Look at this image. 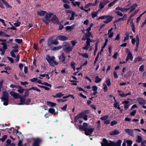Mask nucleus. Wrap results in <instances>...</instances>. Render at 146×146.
I'll return each instance as SVG.
<instances>
[{
  "label": "nucleus",
  "mask_w": 146,
  "mask_h": 146,
  "mask_svg": "<svg viewBox=\"0 0 146 146\" xmlns=\"http://www.w3.org/2000/svg\"><path fill=\"white\" fill-rule=\"evenodd\" d=\"M36 90L38 92H40V90L36 87H32L29 89V90Z\"/></svg>",
  "instance_id": "ea45409f"
},
{
  "label": "nucleus",
  "mask_w": 146,
  "mask_h": 146,
  "mask_svg": "<svg viewBox=\"0 0 146 146\" xmlns=\"http://www.w3.org/2000/svg\"><path fill=\"white\" fill-rule=\"evenodd\" d=\"M125 131L129 135L133 136V131L132 129H125Z\"/></svg>",
  "instance_id": "4468645a"
},
{
  "label": "nucleus",
  "mask_w": 146,
  "mask_h": 146,
  "mask_svg": "<svg viewBox=\"0 0 146 146\" xmlns=\"http://www.w3.org/2000/svg\"><path fill=\"white\" fill-rule=\"evenodd\" d=\"M120 35L119 34H117L116 37H115V39L114 40L115 41L118 40H119L120 38Z\"/></svg>",
  "instance_id": "6e6d98bb"
},
{
  "label": "nucleus",
  "mask_w": 146,
  "mask_h": 146,
  "mask_svg": "<svg viewBox=\"0 0 146 146\" xmlns=\"http://www.w3.org/2000/svg\"><path fill=\"white\" fill-rule=\"evenodd\" d=\"M75 16L76 17L77 16V15L76 14L75 12L74 11H73L72 13V15L71 17L69 19L70 20H72L74 19Z\"/></svg>",
  "instance_id": "b1692460"
},
{
  "label": "nucleus",
  "mask_w": 146,
  "mask_h": 146,
  "mask_svg": "<svg viewBox=\"0 0 146 146\" xmlns=\"http://www.w3.org/2000/svg\"><path fill=\"white\" fill-rule=\"evenodd\" d=\"M118 0H114L113 2L110 3L108 5V7H110L112 6Z\"/></svg>",
  "instance_id": "7c9ffc66"
},
{
  "label": "nucleus",
  "mask_w": 146,
  "mask_h": 146,
  "mask_svg": "<svg viewBox=\"0 0 146 146\" xmlns=\"http://www.w3.org/2000/svg\"><path fill=\"white\" fill-rule=\"evenodd\" d=\"M1 99L4 102L3 104L7 106L8 104L9 100V94L6 91L3 92V97L1 98Z\"/></svg>",
  "instance_id": "423d86ee"
},
{
  "label": "nucleus",
  "mask_w": 146,
  "mask_h": 146,
  "mask_svg": "<svg viewBox=\"0 0 146 146\" xmlns=\"http://www.w3.org/2000/svg\"><path fill=\"white\" fill-rule=\"evenodd\" d=\"M73 49V47H70L69 46L66 47L65 48H64V51L66 53H69L70 51H72Z\"/></svg>",
  "instance_id": "f3484780"
},
{
  "label": "nucleus",
  "mask_w": 146,
  "mask_h": 146,
  "mask_svg": "<svg viewBox=\"0 0 146 146\" xmlns=\"http://www.w3.org/2000/svg\"><path fill=\"white\" fill-rule=\"evenodd\" d=\"M48 112L52 113V114H53L55 112V110L53 108H50L48 109Z\"/></svg>",
  "instance_id": "37998d69"
},
{
  "label": "nucleus",
  "mask_w": 146,
  "mask_h": 146,
  "mask_svg": "<svg viewBox=\"0 0 146 146\" xmlns=\"http://www.w3.org/2000/svg\"><path fill=\"white\" fill-rule=\"evenodd\" d=\"M110 97H113V99L114 100V101L115 102V103L113 104L114 107L115 108H117L119 110H120L121 108L120 107V105L119 104V102H117V101L115 99V97L113 96L112 95H110Z\"/></svg>",
  "instance_id": "6e6552de"
},
{
  "label": "nucleus",
  "mask_w": 146,
  "mask_h": 146,
  "mask_svg": "<svg viewBox=\"0 0 146 146\" xmlns=\"http://www.w3.org/2000/svg\"><path fill=\"white\" fill-rule=\"evenodd\" d=\"M117 92L119 93V95L122 97H125L127 96L130 95L131 94V92H129L126 94H125L123 93L121 94H120V93L122 92V91L118 90Z\"/></svg>",
  "instance_id": "9d476101"
},
{
  "label": "nucleus",
  "mask_w": 146,
  "mask_h": 146,
  "mask_svg": "<svg viewBox=\"0 0 146 146\" xmlns=\"http://www.w3.org/2000/svg\"><path fill=\"white\" fill-rule=\"evenodd\" d=\"M119 133L120 132L119 131L115 129L110 132V135H118Z\"/></svg>",
  "instance_id": "aec40b11"
},
{
  "label": "nucleus",
  "mask_w": 146,
  "mask_h": 146,
  "mask_svg": "<svg viewBox=\"0 0 146 146\" xmlns=\"http://www.w3.org/2000/svg\"><path fill=\"white\" fill-rule=\"evenodd\" d=\"M137 100L140 105H144L146 103V101L141 98H138Z\"/></svg>",
  "instance_id": "1a4fd4ad"
},
{
  "label": "nucleus",
  "mask_w": 146,
  "mask_h": 146,
  "mask_svg": "<svg viewBox=\"0 0 146 146\" xmlns=\"http://www.w3.org/2000/svg\"><path fill=\"white\" fill-rule=\"evenodd\" d=\"M70 82H72L73 83H72L71 84L72 85H77V84L76 83V82H78V81H76V80H70Z\"/></svg>",
  "instance_id": "a19ab883"
},
{
  "label": "nucleus",
  "mask_w": 146,
  "mask_h": 146,
  "mask_svg": "<svg viewBox=\"0 0 146 146\" xmlns=\"http://www.w3.org/2000/svg\"><path fill=\"white\" fill-rule=\"evenodd\" d=\"M108 87L106 84H105L103 88L104 91V92H106L107 91Z\"/></svg>",
  "instance_id": "e2e57ef3"
},
{
  "label": "nucleus",
  "mask_w": 146,
  "mask_h": 146,
  "mask_svg": "<svg viewBox=\"0 0 146 146\" xmlns=\"http://www.w3.org/2000/svg\"><path fill=\"white\" fill-rule=\"evenodd\" d=\"M9 94L15 99H17L19 97V95L18 93H15L13 91H11L9 93Z\"/></svg>",
  "instance_id": "f8f14e48"
},
{
  "label": "nucleus",
  "mask_w": 146,
  "mask_h": 146,
  "mask_svg": "<svg viewBox=\"0 0 146 146\" xmlns=\"http://www.w3.org/2000/svg\"><path fill=\"white\" fill-rule=\"evenodd\" d=\"M90 112V111L89 110H86L81 113H82V115H83V117L84 115H85L86 114H88Z\"/></svg>",
  "instance_id": "e433bc0d"
},
{
  "label": "nucleus",
  "mask_w": 146,
  "mask_h": 146,
  "mask_svg": "<svg viewBox=\"0 0 146 146\" xmlns=\"http://www.w3.org/2000/svg\"><path fill=\"white\" fill-rule=\"evenodd\" d=\"M105 82L107 84V85L108 86H110L111 85V83L110 79H108L105 81Z\"/></svg>",
  "instance_id": "f704fd0d"
},
{
  "label": "nucleus",
  "mask_w": 146,
  "mask_h": 146,
  "mask_svg": "<svg viewBox=\"0 0 146 146\" xmlns=\"http://www.w3.org/2000/svg\"><path fill=\"white\" fill-rule=\"evenodd\" d=\"M46 59L49 64L51 66H54V64L56 65L58 64V63L54 60L55 58L54 56H50L48 55L46 56Z\"/></svg>",
  "instance_id": "20e7f679"
},
{
  "label": "nucleus",
  "mask_w": 146,
  "mask_h": 146,
  "mask_svg": "<svg viewBox=\"0 0 146 146\" xmlns=\"http://www.w3.org/2000/svg\"><path fill=\"white\" fill-rule=\"evenodd\" d=\"M126 143H127V146H131L133 142L131 140H127Z\"/></svg>",
  "instance_id": "473e14b6"
},
{
  "label": "nucleus",
  "mask_w": 146,
  "mask_h": 146,
  "mask_svg": "<svg viewBox=\"0 0 146 146\" xmlns=\"http://www.w3.org/2000/svg\"><path fill=\"white\" fill-rule=\"evenodd\" d=\"M110 120L108 119H107L104 121V123L105 124L108 125L110 123Z\"/></svg>",
  "instance_id": "bf43d9fd"
},
{
  "label": "nucleus",
  "mask_w": 146,
  "mask_h": 146,
  "mask_svg": "<svg viewBox=\"0 0 146 146\" xmlns=\"http://www.w3.org/2000/svg\"><path fill=\"white\" fill-rule=\"evenodd\" d=\"M109 117L108 115H106L100 117V119L102 121H105L107 120Z\"/></svg>",
  "instance_id": "c756f323"
},
{
  "label": "nucleus",
  "mask_w": 146,
  "mask_h": 146,
  "mask_svg": "<svg viewBox=\"0 0 146 146\" xmlns=\"http://www.w3.org/2000/svg\"><path fill=\"white\" fill-rule=\"evenodd\" d=\"M136 110H134L130 113V115L132 116H134L136 113Z\"/></svg>",
  "instance_id": "864d4df0"
},
{
  "label": "nucleus",
  "mask_w": 146,
  "mask_h": 146,
  "mask_svg": "<svg viewBox=\"0 0 146 146\" xmlns=\"http://www.w3.org/2000/svg\"><path fill=\"white\" fill-rule=\"evenodd\" d=\"M21 23L20 22L17 21L16 23H14V25L15 27H18L20 26Z\"/></svg>",
  "instance_id": "4d7b16f0"
},
{
  "label": "nucleus",
  "mask_w": 146,
  "mask_h": 146,
  "mask_svg": "<svg viewBox=\"0 0 146 146\" xmlns=\"http://www.w3.org/2000/svg\"><path fill=\"white\" fill-rule=\"evenodd\" d=\"M82 56L83 57L85 58H88L89 57L88 55L86 53H84L82 54Z\"/></svg>",
  "instance_id": "3c124183"
},
{
  "label": "nucleus",
  "mask_w": 146,
  "mask_h": 146,
  "mask_svg": "<svg viewBox=\"0 0 146 146\" xmlns=\"http://www.w3.org/2000/svg\"><path fill=\"white\" fill-rule=\"evenodd\" d=\"M0 44L3 46V48L4 50H5L6 49L7 44L5 42H2Z\"/></svg>",
  "instance_id": "4c0bfd02"
},
{
  "label": "nucleus",
  "mask_w": 146,
  "mask_h": 146,
  "mask_svg": "<svg viewBox=\"0 0 146 146\" xmlns=\"http://www.w3.org/2000/svg\"><path fill=\"white\" fill-rule=\"evenodd\" d=\"M19 98L20 99V102L18 103V105H23L25 103H24L25 100V98L24 97L20 96Z\"/></svg>",
  "instance_id": "2eb2a0df"
},
{
  "label": "nucleus",
  "mask_w": 146,
  "mask_h": 146,
  "mask_svg": "<svg viewBox=\"0 0 146 146\" xmlns=\"http://www.w3.org/2000/svg\"><path fill=\"white\" fill-rule=\"evenodd\" d=\"M130 27H131L132 30L133 32L135 33V28L133 23V19H132L130 22Z\"/></svg>",
  "instance_id": "dca6fc26"
},
{
  "label": "nucleus",
  "mask_w": 146,
  "mask_h": 146,
  "mask_svg": "<svg viewBox=\"0 0 146 146\" xmlns=\"http://www.w3.org/2000/svg\"><path fill=\"white\" fill-rule=\"evenodd\" d=\"M57 38L58 39L60 40H64V36H59L57 37Z\"/></svg>",
  "instance_id": "49530a36"
},
{
  "label": "nucleus",
  "mask_w": 146,
  "mask_h": 146,
  "mask_svg": "<svg viewBox=\"0 0 146 146\" xmlns=\"http://www.w3.org/2000/svg\"><path fill=\"white\" fill-rule=\"evenodd\" d=\"M126 36L123 39V42H125L126 40H127L129 39V33L126 34Z\"/></svg>",
  "instance_id": "2f4dec72"
},
{
  "label": "nucleus",
  "mask_w": 146,
  "mask_h": 146,
  "mask_svg": "<svg viewBox=\"0 0 146 146\" xmlns=\"http://www.w3.org/2000/svg\"><path fill=\"white\" fill-rule=\"evenodd\" d=\"M114 77L115 78H117L118 77L117 73L115 71H114L113 72Z\"/></svg>",
  "instance_id": "774afa93"
},
{
  "label": "nucleus",
  "mask_w": 146,
  "mask_h": 146,
  "mask_svg": "<svg viewBox=\"0 0 146 146\" xmlns=\"http://www.w3.org/2000/svg\"><path fill=\"white\" fill-rule=\"evenodd\" d=\"M117 122L116 121L113 120L110 123V125L111 126H113L114 125H116L117 124Z\"/></svg>",
  "instance_id": "c03bdc74"
},
{
  "label": "nucleus",
  "mask_w": 146,
  "mask_h": 146,
  "mask_svg": "<svg viewBox=\"0 0 146 146\" xmlns=\"http://www.w3.org/2000/svg\"><path fill=\"white\" fill-rule=\"evenodd\" d=\"M42 20L47 24L50 21L55 24L58 23V19L56 16L52 13H46Z\"/></svg>",
  "instance_id": "f257e3e1"
},
{
  "label": "nucleus",
  "mask_w": 146,
  "mask_h": 146,
  "mask_svg": "<svg viewBox=\"0 0 146 146\" xmlns=\"http://www.w3.org/2000/svg\"><path fill=\"white\" fill-rule=\"evenodd\" d=\"M117 52H115L113 55V56L112 57L114 59H116L117 58Z\"/></svg>",
  "instance_id": "338daca9"
},
{
  "label": "nucleus",
  "mask_w": 146,
  "mask_h": 146,
  "mask_svg": "<svg viewBox=\"0 0 146 146\" xmlns=\"http://www.w3.org/2000/svg\"><path fill=\"white\" fill-rule=\"evenodd\" d=\"M105 6V5H104L102 2H101L99 5L100 9H102Z\"/></svg>",
  "instance_id": "09e8293b"
},
{
  "label": "nucleus",
  "mask_w": 146,
  "mask_h": 146,
  "mask_svg": "<svg viewBox=\"0 0 146 146\" xmlns=\"http://www.w3.org/2000/svg\"><path fill=\"white\" fill-rule=\"evenodd\" d=\"M33 140V146H39V144L41 141L40 139L39 138H36L34 139Z\"/></svg>",
  "instance_id": "0eeeda50"
},
{
  "label": "nucleus",
  "mask_w": 146,
  "mask_h": 146,
  "mask_svg": "<svg viewBox=\"0 0 146 146\" xmlns=\"http://www.w3.org/2000/svg\"><path fill=\"white\" fill-rule=\"evenodd\" d=\"M76 26V24H73L71 26H68L65 28L66 30L67 31L72 30L74 29L75 27Z\"/></svg>",
  "instance_id": "ddd939ff"
},
{
  "label": "nucleus",
  "mask_w": 146,
  "mask_h": 146,
  "mask_svg": "<svg viewBox=\"0 0 146 146\" xmlns=\"http://www.w3.org/2000/svg\"><path fill=\"white\" fill-rule=\"evenodd\" d=\"M10 53L11 55V56L13 57V58H15L16 56L15 55L14 53V51H11L10 52Z\"/></svg>",
  "instance_id": "0e129e2a"
},
{
  "label": "nucleus",
  "mask_w": 146,
  "mask_h": 146,
  "mask_svg": "<svg viewBox=\"0 0 146 146\" xmlns=\"http://www.w3.org/2000/svg\"><path fill=\"white\" fill-rule=\"evenodd\" d=\"M138 5L137 3H134L133 4L131 7L130 8H131V9L130 10V13L132 12L137 7Z\"/></svg>",
  "instance_id": "a211bd4d"
},
{
  "label": "nucleus",
  "mask_w": 146,
  "mask_h": 146,
  "mask_svg": "<svg viewBox=\"0 0 146 146\" xmlns=\"http://www.w3.org/2000/svg\"><path fill=\"white\" fill-rule=\"evenodd\" d=\"M92 4L91 3H88L87 4H86V5L85 6V8H88L89 7L91 6L92 5Z\"/></svg>",
  "instance_id": "052dcab7"
},
{
  "label": "nucleus",
  "mask_w": 146,
  "mask_h": 146,
  "mask_svg": "<svg viewBox=\"0 0 146 146\" xmlns=\"http://www.w3.org/2000/svg\"><path fill=\"white\" fill-rule=\"evenodd\" d=\"M102 146H115V141H108L106 138H103L102 142L101 143Z\"/></svg>",
  "instance_id": "39448f33"
},
{
  "label": "nucleus",
  "mask_w": 146,
  "mask_h": 146,
  "mask_svg": "<svg viewBox=\"0 0 146 146\" xmlns=\"http://www.w3.org/2000/svg\"><path fill=\"white\" fill-rule=\"evenodd\" d=\"M46 13V11L42 10H40L37 12L38 15L40 16H44Z\"/></svg>",
  "instance_id": "412c9836"
},
{
  "label": "nucleus",
  "mask_w": 146,
  "mask_h": 146,
  "mask_svg": "<svg viewBox=\"0 0 146 146\" xmlns=\"http://www.w3.org/2000/svg\"><path fill=\"white\" fill-rule=\"evenodd\" d=\"M119 10L121 11L122 12H124V8L118 7L116 8L115 10Z\"/></svg>",
  "instance_id": "58836bf2"
},
{
  "label": "nucleus",
  "mask_w": 146,
  "mask_h": 146,
  "mask_svg": "<svg viewBox=\"0 0 146 146\" xmlns=\"http://www.w3.org/2000/svg\"><path fill=\"white\" fill-rule=\"evenodd\" d=\"M77 128L79 129L80 131H84L85 134L87 136L90 135L92 134L94 129V128L85 127L82 126V125H78Z\"/></svg>",
  "instance_id": "f03ea898"
},
{
  "label": "nucleus",
  "mask_w": 146,
  "mask_h": 146,
  "mask_svg": "<svg viewBox=\"0 0 146 146\" xmlns=\"http://www.w3.org/2000/svg\"><path fill=\"white\" fill-rule=\"evenodd\" d=\"M144 65H142L139 68V71L141 72H142L144 70Z\"/></svg>",
  "instance_id": "603ef678"
},
{
  "label": "nucleus",
  "mask_w": 146,
  "mask_h": 146,
  "mask_svg": "<svg viewBox=\"0 0 146 146\" xmlns=\"http://www.w3.org/2000/svg\"><path fill=\"white\" fill-rule=\"evenodd\" d=\"M106 15H104L103 16H101L98 18V20L100 19H106L107 18L106 17Z\"/></svg>",
  "instance_id": "680f3d73"
},
{
  "label": "nucleus",
  "mask_w": 146,
  "mask_h": 146,
  "mask_svg": "<svg viewBox=\"0 0 146 146\" xmlns=\"http://www.w3.org/2000/svg\"><path fill=\"white\" fill-rule=\"evenodd\" d=\"M115 13L117 15H119L121 16H122L123 15V14L121 12L117 11H115Z\"/></svg>",
  "instance_id": "8fccbe9b"
},
{
  "label": "nucleus",
  "mask_w": 146,
  "mask_h": 146,
  "mask_svg": "<svg viewBox=\"0 0 146 146\" xmlns=\"http://www.w3.org/2000/svg\"><path fill=\"white\" fill-rule=\"evenodd\" d=\"M99 9L98 11L96 12H93L92 13L91 15H92V18H95L97 16V14L99 12Z\"/></svg>",
  "instance_id": "393cba45"
},
{
  "label": "nucleus",
  "mask_w": 146,
  "mask_h": 146,
  "mask_svg": "<svg viewBox=\"0 0 146 146\" xmlns=\"http://www.w3.org/2000/svg\"><path fill=\"white\" fill-rule=\"evenodd\" d=\"M47 104L50 107H53L56 105V104L55 103L52 102H50L48 101L46 102Z\"/></svg>",
  "instance_id": "5701e85b"
},
{
  "label": "nucleus",
  "mask_w": 146,
  "mask_h": 146,
  "mask_svg": "<svg viewBox=\"0 0 146 146\" xmlns=\"http://www.w3.org/2000/svg\"><path fill=\"white\" fill-rule=\"evenodd\" d=\"M15 40L18 44H20L22 42V40L21 39H16Z\"/></svg>",
  "instance_id": "de8ad7c7"
},
{
  "label": "nucleus",
  "mask_w": 146,
  "mask_h": 146,
  "mask_svg": "<svg viewBox=\"0 0 146 146\" xmlns=\"http://www.w3.org/2000/svg\"><path fill=\"white\" fill-rule=\"evenodd\" d=\"M24 90V89H23L21 87H19V89L17 90V91L21 93H22Z\"/></svg>",
  "instance_id": "a18cd8bd"
},
{
  "label": "nucleus",
  "mask_w": 146,
  "mask_h": 146,
  "mask_svg": "<svg viewBox=\"0 0 146 146\" xmlns=\"http://www.w3.org/2000/svg\"><path fill=\"white\" fill-rule=\"evenodd\" d=\"M59 59L60 60H61L62 61L64 60V54L63 52L62 53V54L60 56Z\"/></svg>",
  "instance_id": "79ce46f5"
},
{
  "label": "nucleus",
  "mask_w": 146,
  "mask_h": 146,
  "mask_svg": "<svg viewBox=\"0 0 146 146\" xmlns=\"http://www.w3.org/2000/svg\"><path fill=\"white\" fill-rule=\"evenodd\" d=\"M143 58L142 57L138 56L137 57L135 58L134 60V62L136 63L137 62H140L142 61Z\"/></svg>",
  "instance_id": "4be33fe9"
},
{
  "label": "nucleus",
  "mask_w": 146,
  "mask_h": 146,
  "mask_svg": "<svg viewBox=\"0 0 146 146\" xmlns=\"http://www.w3.org/2000/svg\"><path fill=\"white\" fill-rule=\"evenodd\" d=\"M106 17L107 18L106 19L109 22H110L112 21V19L113 18V17L110 15H106Z\"/></svg>",
  "instance_id": "72a5a7b5"
},
{
  "label": "nucleus",
  "mask_w": 146,
  "mask_h": 146,
  "mask_svg": "<svg viewBox=\"0 0 146 146\" xmlns=\"http://www.w3.org/2000/svg\"><path fill=\"white\" fill-rule=\"evenodd\" d=\"M92 90L93 91H97L98 87L96 86H94L92 87Z\"/></svg>",
  "instance_id": "13d9d810"
},
{
  "label": "nucleus",
  "mask_w": 146,
  "mask_h": 146,
  "mask_svg": "<svg viewBox=\"0 0 146 146\" xmlns=\"http://www.w3.org/2000/svg\"><path fill=\"white\" fill-rule=\"evenodd\" d=\"M122 142V140L119 139L117 140V142L115 143V146H121V143Z\"/></svg>",
  "instance_id": "cd10ccee"
},
{
  "label": "nucleus",
  "mask_w": 146,
  "mask_h": 146,
  "mask_svg": "<svg viewBox=\"0 0 146 146\" xmlns=\"http://www.w3.org/2000/svg\"><path fill=\"white\" fill-rule=\"evenodd\" d=\"M95 79V82L96 83H99L101 82L102 80V79L99 78L98 76L96 77Z\"/></svg>",
  "instance_id": "bb28decb"
},
{
  "label": "nucleus",
  "mask_w": 146,
  "mask_h": 146,
  "mask_svg": "<svg viewBox=\"0 0 146 146\" xmlns=\"http://www.w3.org/2000/svg\"><path fill=\"white\" fill-rule=\"evenodd\" d=\"M59 42L56 39L53 40L51 37L49 38L47 40V45L49 49H51L53 48V44L57 45Z\"/></svg>",
  "instance_id": "7ed1b4c3"
},
{
  "label": "nucleus",
  "mask_w": 146,
  "mask_h": 146,
  "mask_svg": "<svg viewBox=\"0 0 146 146\" xmlns=\"http://www.w3.org/2000/svg\"><path fill=\"white\" fill-rule=\"evenodd\" d=\"M7 145L6 146H8L10 145L11 143V141L10 139H8L6 141Z\"/></svg>",
  "instance_id": "69168bd1"
},
{
  "label": "nucleus",
  "mask_w": 146,
  "mask_h": 146,
  "mask_svg": "<svg viewBox=\"0 0 146 146\" xmlns=\"http://www.w3.org/2000/svg\"><path fill=\"white\" fill-rule=\"evenodd\" d=\"M9 35L6 34L3 31H1L0 32V37L4 36L8 37H9Z\"/></svg>",
  "instance_id": "a878e982"
},
{
  "label": "nucleus",
  "mask_w": 146,
  "mask_h": 146,
  "mask_svg": "<svg viewBox=\"0 0 146 146\" xmlns=\"http://www.w3.org/2000/svg\"><path fill=\"white\" fill-rule=\"evenodd\" d=\"M7 136L6 135H4L0 139L2 142H3L7 138Z\"/></svg>",
  "instance_id": "5fc2aeb1"
},
{
  "label": "nucleus",
  "mask_w": 146,
  "mask_h": 146,
  "mask_svg": "<svg viewBox=\"0 0 146 146\" xmlns=\"http://www.w3.org/2000/svg\"><path fill=\"white\" fill-rule=\"evenodd\" d=\"M92 42V41H91V39H90V38H88L87 39V41L86 42V44L87 46H90V42Z\"/></svg>",
  "instance_id": "c9c22d12"
},
{
  "label": "nucleus",
  "mask_w": 146,
  "mask_h": 146,
  "mask_svg": "<svg viewBox=\"0 0 146 146\" xmlns=\"http://www.w3.org/2000/svg\"><path fill=\"white\" fill-rule=\"evenodd\" d=\"M127 51L128 52V53L127 57L129 59L131 60H132L133 57V56L132 54H131V52L130 51L129 49L127 48Z\"/></svg>",
  "instance_id": "6ab92c4d"
},
{
  "label": "nucleus",
  "mask_w": 146,
  "mask_h": 146,
  "mask_svg": "<svg viewBox=\"0 0 146 146\" xmlns=\"http://www.w3.org/2000/svg\"><path fill=\"white\" fill-rule=\"evenodd\" d=\"M83 115H82V113H81L78 114L74 118V121L75 122H77L78 119L80 118L83 117Z\"/></svg>",
  "instance_id": "9b49d317"
},
{
  "label": "nucleus",
  "mask_w": 146,
  "mask_h": 146,
  "mask_svg": "<svg viewBox=\"0 0 146 146\" xmlns=\"http://www.w3.org/2000/svg\"><path fill=\"white\" fill-rule=\"evenodd\" d=\"M142 141V139L141 136L138 135L137 136V138L136 140L137 142L140 143H141Z\"/></svg>",
  "instance_id": "c85d7f7f"
}]
</instances>
